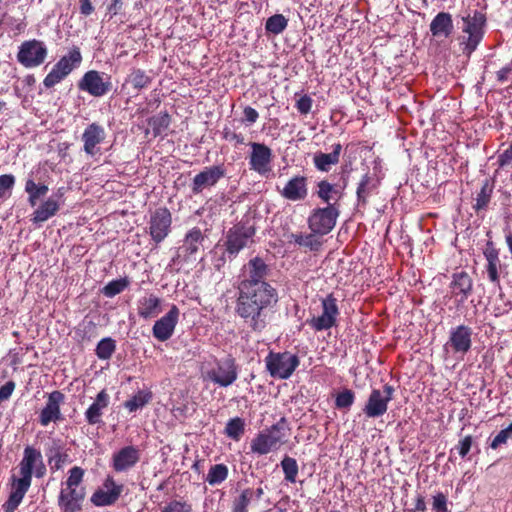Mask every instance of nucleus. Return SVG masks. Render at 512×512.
Instances as JSON below:
<instances>
[{
	"label": "nucleus",
	"instance_id": "nucleus-1",
	"mask_svg": "<svg viewBox=\"0 0 512 512\" xmlns=\"http://www.w3.org/2000/svg\"><path fill=\"white\" fill-rule=\"evenodd\" d=\"M278 294L270 284L238 287L236 314L253 331L261 332L268 324Z\"/></svg>",
	"mask_w": 512,
	"mask_h": 512
},
{
	"label": "nucleus",
	"instance_id": "nucleus-2",
	"mask_svg": "<svg viewBox=\"0 0 512 512\" xmlns=\"http://www.w3.org/2000/svg\"><path fill=\"white\" fill-rule=\"evenodd\" d=\"M463 36L460 38L463 54L470 57L482 41L485 33L486 17L478 11L473 10L462 16Z\"/></svg>",
	"mask_w": 512,
	"mask_h": 512
},
{
	"label": "nucleus",
	"instance_id": "nucleus-3",
	"mask_svg": "<svg viewBox=\"0 0 512 512\" xmlns=\"http://www.w3.org/2000/svg\"><path fill=\"white\" fill-rule=\"evenodd\" d=\"M287 423L284 418L272 425L269 429L260 432L251 442V451L259 455H265L278 449L285 443L287 437Z\"/></svg>",
	"mask_w": 512,
	"mask_h": 512
},
{
	"label": "nucleus",
	"instance_id": "nucleus-4",
	"mask_svg": "<svg viewBox=\"0 0 512 512\" xmlns=\"http://www.w3.org/2000/svg\"><path fill=\"white\" fill-rule=\"evenodd\" d=\"M300 364L299 357L289 351L269 352L265 365L271 377L286 380L292 376Z\"/></svg>",
	"mask_w": 512,
	"mask_h": 512
},
{
	"label": "nucleus",
	"instance_id": "nucleus-5",
	"mask_svg": "<svg viewBox=\"0 0 512 512\" xmlns=\"http://www.w3.org/2000/svg\"><path fill=\"white\" fill-rule=\"evenodd\" d=\"M255 227L248 222H239L231 227L225 236L224 246L230 257L254 242Z\"/></svg>",
	"mask_w": 512,
	"mask_h": 512
},
{
	"label": "nucleus",
	"instance_id": "nucleus-6",
	"mask_svg": "<svg viewBox=\"0 0 512 512\" xmlns=\"http://www.w3.org/2000/svg\"><path fill=\"white\" fill-rule=\"evenodd\" d=\"M46 471L41 452L32 446H26L19 463L20 478L17 479L31 485L33 475L42 478Z\"/></svg>",
	"mask_w": 512,
	"mask_h": 512
},
{
	"label": "nucleus",
	"instance_id": "nucleus-7",
	"mask_svg": "<svg viewBox=\"0 0 512 512\" xmlns=\"http://www.w3.org/2000/svg\"><path fill=\"white\" fill-rule=\"evenodd\" d=\"M82 56L79 48L74 47L67 55L61 57L58 62L53 66L52 70L46 75L43 80V85L46 88H52L68 76L74 68L80 65Z\"/></svg>",
	"mask_w": 512,
	"mask_h": 512
},
{
	"label": "nucleus",
	"instance_id": "nucleus-8",
	"mask_svg": "<svg viewBox=\"0 0 512 512\" xmlns=\"http://www.w3.org/2000/svg\"><path fill=\"white\" fill-rule=\"evenodd\" d=\"M207 377L221 387L232 385L238 378V367L231 356L216 360L215 365L207 372Z\"/></svg>",
	"mask_w": 512,
	"mask_h": 512
},
{
	"label": "nucleus",
	"instance_id": "nucleus-9",
	"mask_svg": "<svg viewBox=\"0 0 512 512\" xmlns=\"http://www.w3.org/2000/svg\"><path fill=\"white\" fill-rule=\"evenodd\" d=\"M338 216V209L329 204L327 207L313 210L308 218V226L312 232L326 235L334 228Z\"/></svg>",
	"mask_w": 512,
	"mask_h": 512
},
{
	"label": "nucleus",
	"instance_id": "nucleus-10",
	"mask_svg": "<svg viewBox=\"0 0 512 512\" xmlns=\"http://www.w3.org/2000/svg\"><path fill=\"white\" fill-rule=\"evenodd\" d=\"M394 388L385 384L383 390L373 389L363 408L364 414L368 418H378L383 416L388 409V403L392 400Z\"/></svg>",
	"mask_w": 512,
	"mask_h": 512
},
{
	"label": "nucleus",
	"instance_id": "nucleus-11",
	"mask_svg": "<svg viewBox=\"0 0 512 512\" xmlns=\"http://www.w3.org/2000/svg\"><path fill=\"white\" fill-rule=\"evenodd\" d=\"M78 88L94 97L106 95L112 88L111 77L96 70L86 72L78 83Z\"/></svg>",
	"mask_w": 512,
	"mask_h": 512
},
{
	"label": "nucleus",
	"instance_id": "nucleus-12",
	"mask_svg": "<svg viewBox=\"0 0 512 512\" xmlns=\"http://www.w3.org/2000/svg\"><path fill=\"white\" fill-rule=\"evenodd\" d=\"M339 309L336 298L329 294L322 299V314L307 320V324L315 331L328 330L336 325Z\"/></svg>",
	"mask_w": 512,
	"mask_h": 512
},
{
	"label": "nucleus",
	"instance_id": "nucleus-13",
	"mask_svg": "<svg viewBox=\"0 0 512 512\" xmlns=\"http://www.w3.org/2000/svg\"><path fill=\"white\" fill-rule=\"evenodd\" d=\"M171 224V213L165 207L157 208L150 214L148 232L156 244L161 243L168 236L171 230Z\"/></svg>",
	"mask_w": 512,
	"mask_h": 512
},
{
	"label": "nucleus",
	"instance_id": "nucleus-14",
	"mask_svg": "<svg viewBox=\"0 0 512 512\" xmlns=\"http://www.w3.org/2000/svg\"><path fill=\"white\" fill-rule=\"evenodd\" d=\"M47 56V48L43 42L38 40L25 41L21 44L17 59L26 68H33L41 65Z\"/></svg>",
	"mask_w": 512,
	"mask_h": 512
},
{
	"label": "nucleus",
	"instance_id": "nucleus-15",
	"mask_svg": "<svg viewBox=\"0 0 512 512\" xmlns=\"http://www.w3.org/2000/svg\"><path fill=\"white\" fill-rule=\"evenodd\" d=\"M472 346V328L466 325H459L450 330L449 339L445 348L451 349L454 354L462 357L467 354Z\"/></svg>",
	"mask_w": 512,
	"mask_h": 512
},
{
	"label": "nucleus",
	"instance_id": "nucleus-16",
	"mask_svg": "<svg viewBox=\"0 0 512 512\" xmlns=\"http://www.w3.org/2000/svg\"><path fill=\"white\" fill-rule=\"evenodd\" d=\"M141 451L137 446L128 445L114 452L111 467L115 472L124 473L134 468L140 461Z\"/></svg>",
	"mask_w": 512,
	"mask_h": 512
},
{
	"label": "nucleus",
	"instance_id": "nucleus-17",
	"mask_svg": "<svg viewBox=\"0 0 512 512\" xmlns=\"http://www.w3.org/2000/svg\"><path fill=\"white\" fill-rule=\"evenodd\" d=\"M224 176L225 169L222 165L206 167L194 176L191 184V191L195 195L200 194L204 189L215 186Z\"/></svg>",
	"mask_w": 512,
	"mask_h": 512
},
{
	"label": "nucleus",
	"instance_id": "nucleus-18",
	"mask_svg": "<svg viewBox=\"0 0 512 512\" xmlns=\"http://www.w3.org/2000/svg\"><path fill=\"white\" fill-rule=\"evenodd\" d=\"M179 309L172 305L170 310L158 319L152 328V334L158 341L164 342L172 337L179 319Z\"/></svg>",
	"mask_w": 512,
	"mask_h": 512
},
{
	"label": "nucleus",
	"instance_id": "nucleus-19",
	"mask_svg": "<svg viewBox=\"0 0 512 512\" xmlns=\"http://www.w3.org/2000/svg\"><path fill=\"white\" fill-rule=\"evenodd\" d=\"M249 145L252 149L249 159L250 169L260 175L267 174L271 170L272 150L263 143L251 142Z\"/></svg>",
	"mask_w": 512,
	"mask_h": 512
},
{
	"label": "nucleus",
	"instance_id": "nucleus-20",
	"mask_svg": "<svg viewBox=\"0 0 512 512\" xmlns=\"http://www.w3.org/2000/svg\"><path fill=\"white\" fill-rule=\"evenodd\" d=\"M65 396L61 391L55 390L48 394L45 407L39 415V422L42 426H47L51 422H57L61 419L60 407L64 403Z\"/></svg>",
	"mask_w": 512,
	"mask_h": 512
},
{
	"label": "nucleus",
	"instance_id": "nucleus-21",
	"mask_svg": "<svg viewBox=\"0 0 512 512\" xmlns=\"http://www.w3.org/2000/svg\"><path fill=\"white\" fill-rule=\"evenodd\" d=\"M106 132L102 125L94 122L89 124L82 136L83 151L89 156H95L99 152L98 145L104 142Z\"/></svg>",
	"mask_w": 512,
	"mask_h": 512
},
{
	"label": "nucleus",
	"instance_id": "nucleus-22",
	"mask_svg": "<svg viewBox=\"0 0 512 512\" xmlns=\"http://www.w3.org/2000/svg\"><path fill=\"white\" fill-rule=\"evenodd\" d=\"M85 488L62 487L58 496V506L63 512H78L85 499Z\"/></svg>",
	"mask_w": 512,
	"mask_h": 512
},
{
	"label": "nucleus",
	"instance_id": "nucleus-23",
	"mask_svg": "<svg viewBox=\"0 0 512 512\" xmlns=\"http://www.w3.org/2000/svg\"><path fill=\"white\" fill-rule=\"evenodd\" d=\"M103 486L91 496V502L98 507L113 505L123 491V485L116 484L112 478H107Z\"/></svg>",
	"mask_w": 512,
	"mask_h": 512
},
{
	"label": "nucleus",
	"instance_id": "nucleus-24",
	"mask_svg": "<svg viewBox=\"0 0 512 512\" xmlns=\"http://www.w3.org/2000/svg\"><path fill=\"white\" fill-rule=\"evenodd\" d=\"M451 294L456 298L458 305H462L473 291V280L465 271L456 272L452 275L449 285Z\"/></svg>",
	"mask_w": 512,
	"mask_h": 512
},
{
	"label": "nucleus",
	"instance_id": "nucleus-25",
	"mask_svg": "<svg viewBox=\"0 0 512 512\" xmlns=\"http://www.w3.org/2000/svg\"><path fill=\"white\" fill-rule=\"evenodd\" d=\"M267 272L268 267L261 258L255 257L251 259L245 266L244 279L239 283L238 287H243L246 284L251 286L268 284L264 281Z\"/></svg>",
	"mask_w": 512,
	"mask_h": 512
},
{
	"label": "nucleus",
	"instance_id": "nucleus-26",
	"mask_svg": "<svg viewBox=\"0 0 512 512\" xmlns=\"http://www.w3.org/2000/svg\"><path fill=\"white\" fill-rule=\"evenodd\" d=\"M40 168L32 170L25 180L24 191L28 195V203L31 207H35L41 198L45 197L49 191V187L44 182H41V178L38 177Z\"/></svg>",
	"mask_w": 512,
	"mask_h": 512
},
{
	"label": "nucleus",
	"instance_id": "nucleus-27",
	"mask_svg": "<svg viewBox=\"0 0 512 512\" xmlns=\"http://www.w3.org/2000/svg\"><path fill=\"white\" fill-rule=\"evenodd\" d=\"M279 193L289 201H303L308 195L307 178L300 175L292 177Z\"/></svg>",
	"mask_w": 512,
	"mask_h": 512
},
{
	"label": "nucleus",
	"instance_id": "nucleus-28",
	"mask_svg": "<svg viewBox=\"0 0 512 512\" xmlns=\"http://www.w3.org/2000/svg\"><path fill=\"white\" fill-rule=\"evenodd\" d=\"M484 256L487 261L485 266V270L487 273V277L489 281L496 286L498 289H501L500 284V271L501 264L499 260L498 250L493 246L491 242H488L486 248L484 250Z\"/></svg>",
	"mask_w": 512,
	"mask_h": 512
},
{
	"label": "nucleus",
	"instance_id": "nucleus-29",
	"mask_svg": "<svg viewBox=\"0 0 512 512\" xmlns=\"http://www.w3.org/2000/svg\"><path fill=\"white\" fill-rule=\"evenodd\" d=\"M63 201L56 197H48L41 202L31 215V221L35 225H40L50 218L54 217L60 210Z\"/></svg>",
	"mask_w": 512,
	"mask_h": 512
},
{
	"label": "nucleus",
	"instance_id": "nucleus-30",
	"mask_svg": "<svg viewBox=\"0 0 512 512\" xmlns=\"http://www.w3.org/2000/svg\"><path fill=\"white\" fill-rule=\"evenodd\" d=\"M161 303L162 300L154 294L139 298L137 301L138 315L145 320L157 317L162 311Z\"/></svg>",
	"mask_w": 512,
	"mask_h": 512
},
{
	"label": "nucleus",
	"instance_id": "nucleus-31",
	"mask_svg": "<svg viewBox=\"0 0 512 512\" xmlns=\"http://www.w3.org/2000/svg\"><path fill=\"white\" fill-rule=\"evenodd\" d=\"M342 151V145L336 143L332 145L331 153L317 152L313 156V163L317 170L328 172L333 165L338 164Z\"/></svg>",
	"mask_w": 512,
	"mask_h": 512
},
{
	"label": "nucleus",
	"instance_id": "nucleus-32",
	"mask_svg": "<svg viewBox=\"0 0 512 512\" xmlns=\"http://www.w3.org/2000/svg\"><path fill=\"white\" fill-rule=\"evenodd\" d=\"M110 397L105 390L98 393L95 401L88 407L85 412L86 421L95 425L101 422L103 410L108 407Z\"/></svg>",
	"mask_w": 512,
	"mask_h": 512
},
{
	"label": "nucleus",
	"instance_id": "nucleus-33",
	"mask_svg": "<svg viewBox=\"0 0 512 512\" xmlns=\"http://www.w3.org/2000/svg\"><path fill=\"white\" fill-rule=\"evenodd\" d=\"M430 31L434 37H449L453 31V20L447 12L438 13L430 23Z\"/></svg>",
	"mask_w": 512,
	"mask_h": 512
},
{
	"label": "nucleus",
	"instance_id": "nucleus-34",
	"mask_svg": "<svg viewBox=\"0 0 512 512\" xmlns=\"http://www.w3.org/2000/svg\"><path fill=\"white\" fill-rule=\"evenodd\" d=\"M30 486L29 483L13 478L12 491L4 504L5 512H14L16 510Z\"/></svg>",
	"mask_w": 512,
	"mask_h": 512
},
{
	"label": "nucleus",
	"instance_id": "nucleus-35",
	"mask_svg": "<svg viewBox=\"0 0 512 512\" xmlns=\"http://www.w3.org/2000/svg\"><path fill=\"white\" fill-rule=\"evenodd\" d=\"M203 241L204 236L202 234L201 229L198 227H194L191 230H189L185 235L181 249L183 250L185 255L192 256L199 251Z\"/></svg>",
	"mask_w": 512,
	"mask_h": 512
},
{
	"label": "nucleus",
	"instance_id": "nucleus-36",
	"mask_svg": "<svg viewBox=\"0 0 512 512\" xmlns=\"http://www.w3.org/2000/svg\"><path fill=\"white\" fill-rule=\"evenodd\" d=\"M151 82L152 77L140 68H133L125 80V84L131 85L136 91L148 88Z\"/></svg>",
	"mask_w": 512,
	"mask_h": 512
},
{
	"label": "nucleus",
	"instance_id": "nucleus-37",
	"mask_svg": "<svg viewBox=\"0 0 512 512\" xmlns=\"http://www.w3.org/2000/svg\"><path fill=\"white\" fill-rule=\"evenodd\" d=\"M317 233L311 231L309 234L296 233L290 235V241H294L299 246L308 248L311 251H318L322 242L317 238Z\"/></svg>",
	"mask_w": 512,
	"mask_h": 512
},
{
	"label": "nucleus",
	"instance_id": "nucleus-38",
	"mask_svg": "<svg viewBox=\"0 0 512 512\" xmlns=\"http://www.w3.org/2000/svg\"><path fill=\"white\" fill-rule=\"evenodd\" d=\"M170 116L167 112H161L148 120L149 126L152 128L154 137L165 133L170 125Z\"/></svg>",
	"mask_w": 512,
	"mask_h": 512
},
{
	"label": "nucleus",
	"instance_id": "nucleus-39",
	"mask_svg": "<svg viewBox=\"0 0 512 512\" xmlns=\"http://www.w3.org/2000/svg\"><path fill=\"white\" fill-rule=\"evenodd\" d=\"M228 477V467L225 464L212 465L206 475L205 480L211 485H219Z\"/></svg>",
	"mask_w": 512,
	"mask_h": 512
},
{
	"label": "nucleus",
	"instance_id": "nucleus-40",
	"mask_svg": "<svg viewBox=\"0 0 512 512\" xmlns=\"http://www.w3.org/2000/svg\"><path fill=\"white\" fill-rule=\"evenodd\" d=\"M374 188L373 179L369 174L363 175L361 178L358 187H357V201L358 204L365 205L367 202V198L370 195Z\"/></svg>",
	"mask_w": 512,
	"mask_h": 512
},
{
	"label": "nucleus",
	"instance_id": "nucleus-41",
	"mask_svg": "<svg viewBox=\"0 0 512 512\" xmlns=\"http://www.w3.org/2000/svg\"><path fill=\"white\" fill-rule=\"evenodd\" d=\"M151 398L152 395L150 392L138 391L131 399L124 403V407L128 409L129 412H135L148 404Z\"/></svg>",
	"mask_w": 512,
	"mask_h": 512
},
{
	"label": "nucleus",
	"instance_id": "nucleus-42",
	"mask_svg": "<svg viewBox=\"0 0 512 512\" xmlns=\"http://www.w3.org/2000/svg\"><path fill=\"white\" fill-rule=\"evenodd\" d=\"M288 25V20L282 14H275L269 17L265 23L267 32L278 35L282 33Z\"/></svg>",
	"mask_w": 512,
	"mask_h": 512
},
{
	"label": "nucleus",
	"instance_id": "nucleus-43",
	"mask_svg": "<svg viewBox=\"0 0 512 512\" xmlns=\"http://www.w3.org/2000/svg\"><path fill=\"white\" fill-rule=\"evenodd\" d=\"M492 192L493 187L488 183V181H486L475 198V204L473 207L476 211L485 210L487 208L491 200Z\"/></svg>",
	"mask_w": 512,
	"mask_h": 512
},
{
	"label": "nucleus",
	"instance_id": "nucleus-44",
	"mask_svg": "<svg viewBox=\"0 0 512 512\" xmlns=\"http://www.w3.org/2000/svg\"><path fill=\"white\" fill-rule=\"evenodd\" d=\"M244 427L245 423L243 419L235 417L230 419L226 424L225 433L229 438L233 440H239L244 433Z\"/></svg>",
	"mask_w": 512,
	"mask_h": 512
},
{
	"label": "nucleus",
	"instance_id": "nucleus-45",
	"mask_svg": "<svg viewBox=\"0 0 512 512\" xmlns=\"http://www.w3.org/2000/svg\"><path fill=\"white\" fill-rule=\"evenodd\" d=\"M281 467L285 475V480L290 483H295L298 474L297 461L289 456H285L281 461Z\"/></svg>",
	"mask_w": 512,
	"mask_h": 512
},
{
	"label": "nucleus",
	"instance_id": "nucleus-46",
	"mask_svg": "<svg viewBox=\"0 0 512 512\" xmlns=\"http://www.w3.org/2000/svg\"><path fill=\"white\" fill-rule=\"evenodd\" d=\"M115 349H116V344L112 338H110V337L103 338L102 340H100V342L98 343V345L96 347V355L98 356L99 359L107 360V359L111 358Z\"/></svg>",
	"mask_w": 512,
	"mask_h": 512
},
{
	"label": "nucleus",
	"instance_id": "nucleus-47",
	"mask_svg": "<svg viewBox=\"0 0 512 512\" xmlns=\"http://www.w3.org/2000/svg\"><path fill=\"white\" fill-rule=\"evenodd\" d=\"M128 285L129 281L126 278L112 280L104 286L102 292L106 297L111 298L121 293Z\"/></svg>",
	"mask_w": 512,
	"mask_h": 512
},
{
	"label": "nucleus",
	"instance_id": "nucleus-48",
	"mask_svg": "<svg viewBox=\"0 0 512 512\" xmlns=\"http://www.w3.org/2000/svg\"><path fill=\"white\" fill-rule=\"evenodd\" d=\"M84 470L81 467L74 466L69 470V476L63 483L64 487L69 488H82L80 484L83 481Z\"/></svg>",
	"mask_w": 512,
	"mask_h": 512
},
{
	"label": "nucleus",
	"instance_id": "nucleus-49",
	"mask_svg": "<svg viewBox=\"0 0 512 512\" xmlns=\"http://www.w3.org/2000/svg\"><path fill=\"white\" fill-rule=\"evenodd\" d=\"M355 400V394L350 389H345L338 393L335 400V405L337 408L342 409H349Z\"/></svg>",
	"mask_w": 512,
	"mask_h": 512
},
{
	"label": "nucleus",
	"instance_id": "nucleus-50",
	"mask_svg": "<svg viewBox=\"0 0 512 512\" xmlns=\"http://www.w3.org/2000/svg\"><path fill=\"white\" fill-rule=\"evenodd\" d=\"M161 512H192V506L186 501L171 500L161 509Z\"/></svg>",
	"mask_w": 512,
	"mask_h": 512
},
{
	"label": "nucleus",
	"instance_id": "nucleus-51",
	"mask_svg": "<svg viewBox=\"0 0 512 512\" xmlns=\"http://www.w3.org/2000/svg\"><path fill=\"white\" fill-rule=\"evenodd\" d=\"M319 198H321L324 202L328 203L332 199L333 194H337V190L334 185L330 184L327 181H321L318 184V192Z\"/></svg>",
	"mask_w": 512,
	"mask_h": 512
},
{
	"label": "nucleus",
	"instance_id": "nucleus-52",
	"mask_svg": "<svg viewBox=\"0 0 512 512\" xmlns=\"http://www.w3.org/2000/svg\"><path fill=\"white\" fill-rule=\"evenodd\" d=\"M15 185V177L12 174L0 175V199L3 198L6 193L12 191Z\"/></svg>",
	"mask_w": 512,
	"mask_h": 512
},
{
	"label": "nucleus",
	"instance_id": "nucleus-53",
	"mask_svg": "<svg viewBox=\"0 0 512 512\" xmlns=\"http://www.w3.org/2000/svg\"><path fill=\"white\" fill-rule=\"evenodd\" d=\"M512 437V423L505 429H502L492 440L490 447L492 449L498 448L500 445L505 444L509 438Z\"/></svg>",
	"mask_w": 512,
	"mask_h": 512
},
{
	"label": "nucleus",
	"instance_id": "nucleus-54",
	"mask_svg": "<svg viewBox=\"0 0 512 512\" xmlns=\"http://www.w3.org/2000/svg\"><path fill=\"white\" fill-rule=\"evenodd\" d=\"M254 498V491L250 488L244 489L240 496L234 501L233 506L248 509L251 500Z\"/></svg>",
	"mask_w": 512,
	"mask_h": 512
},
{
	"label": "nucleus",
	"instance_id": "nucleus-55",
	"mask_svg": "<svg viewBox=\"0 0 512 512\" xmlns=\"http://www.w3.org/2000/svg\"><path fill=\"white\" fill-rule=\"evenodd\" d=\"M313 100L309 95H303L296 101V108L302 115H306L311 111Z\"/></svg>",
	"mask_w": 512,
	"mask_h": 512
},
{
	"label": "nucleus",
	"instance_id": "nucleus-56",
	"mask_svg": "<svg viewBox=\"0 0 512 512\" xmlns=\"http://www.w3.org/2000/svg\"><path fill=\"white\" fill-rule=\"evenodd\" d=\"M433 509L436 512H447V497L442 492L433 497Z\"/></svg>",
	"mask_w": 512,
	"mask_h": 512
},
{
	"label": "nucleus",
	"instance_id": "nucleus-57",
	"mask_svg": "<svg viewBox=\"0 0 512 512\" xmlns=\"http://www.w3.org/2000/svg\"><path fill=\"white\" fill-rule=\"evenodd\" d=\"M243 115L244 118L242 119V122L246 123L247 125H252L256 123L259 118V113L256 111V109L252 108L251 106L244 107Z\"/></svg>",
	"mask_w": 512,
	"mask_h": 512
},
{
	"label": "nucleus",
	"instance_id": "nucleus-58",
	"mask_svg": "<svg viewBox=\"0 0 512 512\" xmlns=\"http://www.w3.org/2000/svg\"><path fill=\"white\" fill-rule=\"evenodd\" d=\"M471 446H472V437L470 435H468V436H465L459 442V444L456 448L458 449L459 455L464 458L469 453Z\"/></svg>",
	"mask_w": 512,
	"mask_h": 512
},
{
	"label": "nucleus",
	"instance_id": "nucleus-59",
	"mask_svg": "<svg viewBox=\"0 0 512 512\" xmlns=\"http://www.w3.org/2000/svg\"><path fill=\"white\" fill-rule=\"evenodd\" d=\"M15 389V383L8 381L0 387V402L8 400Z\"/></svg>",
	"mask_w": 512,
	"mask_h": 512
},
{
	"label": "nucleus",
	"instance_id": "nucleus-60",
	"mask_svg": "<svg viewBox=\"0 0 512 512\" xmlns=\"http://www.w3.org/2000/svg\"><path fill=\"white\" fill-rule=\"evenodd\" d=\"M223 138L229 142H235L236 144H244L245 141L242 134H238L228 128L224 129Z\"/></svg>",
	"mask_w": 512,
	"mask_h": 512
},
{
	"label": "nucleus",
	"instance_id": "nucleus-61",
	"mask_svg": "<svg viewBox=\"0 0 512 512\" xmlns=\"http://www.w3.org/2000/svg\"><path fill=\"white\" fill-rule=\"evenodd\" d=\"M95 8L91 0H79V11L80 14L87 17L94 12Z\"/></svg>",
	"mask_w": 512,
	"mask_h": 512
},
{
	"label": "nucleus",
	"instance_id": "nucleus-62",
	"mask_svg": "<svg viewBox=\"0 0 512 512\" xmlns=\"http://www.w3.org/2000/svg\"><path fill=\"white\" fill-rule=\"evenodd\" d=\"M512 72V65H506L497 72V80L504 83Z\"/></svg>",
	"mask_w": 512,
	"mask_h": 512
},
{
	"label": "nucleus",
	"instance_id": "nucleus-63",
	"mask_svg": "<svg viewBox=\"0 0 512 512\" xmlns=\"http://www.w3.org/2000/svg\"><path fill=\"white\" fill-rule=\"evenodd\" d=\"M501 165H508L512 163V143L510 146L499 156Z\"/></svg>",
	"mask_w": 512,
	"mask_h": 512
},
{
	"label": "nucleus",
	"instance_id": "nucleus-64",
	"mask_svg": "<svg viewBox=\"0 0 512 512\" xmlns=\"http://www.w3.org/2000/svg\"><path fill=\"white\" fill-rule=\"evenodd\" d=\"M123 7V0H112L111 4L108 6V12L111 16H116Z\"/></svg>",
	"mask_w": 512,
	"mask_h": 512
}]
</instances>
